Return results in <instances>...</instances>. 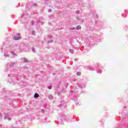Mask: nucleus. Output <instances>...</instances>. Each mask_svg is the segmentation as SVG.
I'll return each instance as SVG.
<instances>
[{
    "instance_id": "1",
    "label": "nucleus",
    "mask_w": 128,
    "mask_h": 128,
    "mask_svg": "<svg viewBox=\"0 0 128 128\" xmlns=\"http://www.w3.org/2000/svg\"><path fill=\"white\" fill-rule=\"evenodd\" d=\"M78 86L80 88L82 89L84 88L86 84L84 83V81L80 80L79 82L78 83Z\"/></svg>"
},
{
    "instance_id": "2",
    "label": "nucleus",
    "mask_w": 128,
    "mask_h": 128,
    "mask_svg": "<svg viewBox=\"0 0 128 128\" xmlns=\"http://www.w3.org/2000/svg\"><path fill=\"white\" fill-rule=\"evenodd\" d=\"M22 39V37L20 36V34H17L16 36H14V40H20Z\"/></svg>"
},
{
    "instance_id": "3",
    "label": "nucleus",
    "mask_w": 128,
    "mask_h": 128,
    "mask_svg": "<svg viewBox=\"0 0 128 128\" xmlns=\"http://www.w3.org/2000/svg\"><path fill=\"white\" fill-rule=\"evenodd\" d=\"M15 64V62H10L6 64V66L7 68H13Z\"/></svg>"
},
{
    "instance_id": "4",
    "label": "nucleus",
    "mask_w": 128,
    "mask_h": 128,
    "mask_svg": "<svg viewBox=\"0 0 128 128\" xmlns=\"http://www.w3.org/2000/svg\"><path fill=\"white\" fill-rule=\"evenodd\" d=\"M102 66H98L97 70H96V72L98 73V74H102Z\"/></svg>"
},
{
    "instance_id": "5",
    "label": "nucleus",
    "mask_w": 128,
    "mask_h": 128,
    "mask_svg": "<svg viewBox=\"0 0 128 128\" xmlns=\"http://www.w3.org/2000/svg\"><path fill=\"white\" fill-rule=\"evenodd\" d=\"M63 118H64V120H65L66 122H70V120L68 118L66 117L65 116H64V117H63Z\"/></svg>"
},
{
    "instance_id": "6",
    "label": "nucleus",
    "mask_w": 128,
    "mask_h": 128,
    "mask_svg": "<svg viewBox=\"0 0 128 128\" xmlns=\"http://www.w3.org/2000/svg\"><path fill=\"white\" fill-rule=\"evenodd\" d=\"M4 58H10V54H8L6 52L4 53Z\"/></svg>"
},
{
    "instance_id": "7",
    "label": "nucleus",
    "mask_w": 128,
    "mask_h": 128,
    "mask_svg": "<svg viewBox=\"0 0 128 128\" xmlns=\"http://www.w3.org/2000/svg\"><path fill=\"white\" fill-rule=\"evenodd\" d=\"M40 96V95L36 93L34 94V98H38Z\"/></svg>"
},
{
    "instance_id": "8",
    "label": "nucleus",
    "mask_w": 128,
    "mask_h": 128,
    "mask_svg": "<svg viewBox=\"0 0 128 128\" xmlns=\"http://www.w3.org/2000/svg\"><path fill=\"white\" fill-rule=\"evenodd\" d=\"M88 70H94V68L92 66H89L88 68Z\"/></svg>"
},
{
    "instance_id": "9",
    "label": "nucleus",
    "mask_w": 128,
    "mask_h": 128,
    "mask_svg": "<svg viewBox=\"0 0 128 128\" xmlns=\"http://www.w3.org/2000/svg\"><path fill=\"white\" fill-rule=\"evenodd\" d=\"M22 62H28V59L26 58H22Z\"/></svg>"
},
{
    "instance_id": "10",
    "label": "nucleus",
    "mask_w": 128,
    "mask_h": 128,
    "mask_svg": "<svg viewBox=\"0 0 128 128\" xmlns=\"http://www.w3.org/2000/svg\"><path fill=\"white\" fill-rule=\"evenodd\" d=\"M10 118L8 116H5L4 120H10Z\"/></svg>"
},
{
    "instance_id": "11",
    "label": "nucleus",
    "mask_w": 128,
    "mask_h": 128,
    "mask_svg": "<svg viewBox=\"0 0 128 128\" xmlns=\"http://www.w3.org/2000/svg\"><path fill=\"white\" fill-rule=\"evenodd\" d=\"M10 52L12 56H16V54H15L14 52H12V51H10Z\"/></svg>"
},
{
    "instance_id": "12",
    "label": "nucleus",
    "mask_w": 128,
    "mask_h": 128,
    "mask_svg": "<svg viewBox=\"0 0 128 128\" xmlns=\"http://www.w3.org/2000/svg\"><path fill=\"white\" fill-rule=\"evenodd\" d=\"M10 50H16V47L14 46L10 47Z\"/></svg>"
},
{
    "instance_id": "13",
    "label": "nucleus",
    "mask_w": 128,
    "mask_h": 128,
    "mask_svg": "<svg viewBox=\"0 0 128 128\" xmlns=\"http://www.w3.org/2000/svg\"><path fill=\"white\" fill-rule=\"evenodd\" d=\"M80 28H82V27L80 25L78 26L76 28V30H80Z\"/></svg>"
},
{
    "instance_id": "14",
    "label": "nucleus",
    "mask_w": 128,
    "mask_h": 128,
    "mask_svg": "<svg viewBox=\"0 0 128 128\" xmlns=\"http://www.w3.org/2000/svg\"><path fill=\"white\" fill-rule=\"evenodd\" d=\"M69 30H76V28L75 27L70 28H69Z\"/></svg>"
},
{
    "instance_id": "15",
    "label": "nucleus",
    "mask_w": 128,
    "mask_h": 128,
    "mask_svg": "<svg viewBox=\"0 0 128 128\" xmlns=\"http://www.w3.org/2000/svg\"><path fill=\"white\" fill-rule=\"evenodd\" d=\"M48 98L49 100H52V95H49Z\"/></svg>"
},
{
    "instance_id": "16",
    "label": "nucleus",
    "mask_w": 128,
    "mask_h": 128,
    "mask_svg": "<svg viewBox=\"0 0 128 128\" xmlns=\"http://www.w3.org/2000/svg\"><path fill=\"white\" fill-rule=\"evenodd\" d=\"M69 52L70 54H74V50L72 49L69 50Z\"/></svg>"
},
{
    "instance_id": "17",
    "label": "nucleus",
    "mask_w": 128,
    "mask_h": 128,
    "mask_svg": "<svg viewBox=\"0 0 128 128\" xmlns=\"http://www.w3.org/2000/svg\"><path fill=\"white\" fill-rule=\"evenodd\" d=\"M22 44H21V45L20 46V50H24V48H22Z\"/></svg>"
},
{
    "instance_id": "18",
    "label": "nucleus",
    "mask_w": 128,
    "mask_h": 128,
    "mask_svg": "<svg viewBox=\"0 0 128 128\" xmlns=\"http://www.w3.org/2000/svg\"><path fill=\"white\" fill-rule=\"evenodd\" d=\"M32 52H36V50H34V48H32Z\"/></svg>"
},
{
    "instance_id": "19",
    "label": "nucleus",
    "mask_w": 128,
    "mask_h": 128,
    "mask_svg": "<svg viewBox=\"0 0 128 128\" xmlns=\"http://www.w3.org/2000/svg\"><path fill=\"white\" fill-rule=\"evenodd\" d=\"M48 12H52V9L49 8V9L48 10Z\"/></svg>"
},
{
    "instance_id": "20",
    "label": "nucleus",
    "mask_w": 128,
    "mask_h": 128,
    "mask_svg": "<svg viewBox=\"0 0 128 128\" xmlns=\"http://www.w3.org/2000/svg\"><path fill=\"white\" fill-rule=\"evenodd\" d=\"M76 74H77V76H80V72H77Z\"/></svg>"
},
{
    "instance_id": "21",
    "label": "nucleus",
    "mask_w": 128,
    "mask_h": 128,
    "mask_svg": "<svg viewBox=\"0 0 128 128\" xmlns=\"http://www.w3.org/2000/svg\"><path fill=\"white\" fill-rule=\"evenodd\" d=\"M76 14H80V11L76 10Z\"/></svg>"
},
{
    "instance_id": "22",
    "label": "nucleus",
    "mask_w": 128,
    "mask_h": 128,
    "mask_svg": "<svg viewBox=\"0 0 128 128\" xmlns=\"http://www.w3.org/2000/svg\"><path fill=\"white\" fill-rule=\"evenodd\" d=\"M63 120H64V118H62L61 119V124H62Z\"/></svg>"
},
{
    "instance_id": "23",
    "label": "nucleus",
    "mask_w": 128,
    "mask_h": 128,
    "mask_svg": "<svg viewBox=\"0 0 128 128\" xmlns=\"http://www.w3.org/2000/svg\"><path fill=\"white\" fill-rule=\"evenodd\" d=\"M33 6H36V3H34V4H33Z\"/></svg>"
},
{
    "instance_id": "24",
    "label": "nucleus",
    "mask_w": 128,
    "mask_h": 128,
    "mask_svg": "<svg viewBox=\"0 0 128 128\" xmlns=\"http://www.w3.org/2000/svg\"><path fill=\"white\" fill-rule=\"evenodd\" d=\"M48 90H52V86H48Z\"/></svg>"
},
{
    "instance_id": "25",
    "label": "nucleus",
    "mask_w": 128,
    "mask_h": 128,
    "mask_svg": "<svg viewBox=\"0 0 128 128\" xmlns=\"http://www.w3.org/2000/svg\"><path fill=\"white\" fill-rule=\"evenodd\" d=\"M36 34V32L32 31V34Z\"/></svg>"
},
{
    "instance_id": "26",
    "label": "nucleus",
    "mask_w": 128,
    "mask_h": 128,
    "mask_svg": "<svg viewBox=\"0 0 128 128\" xmlns=\"http://www.w3.org/2000/svg\"><path fill=\"white\" fill-rule=\"evenodd\" d=\"M48 38H52V36H48Z\"/></svg>"
},
{
    "instance_id": "27",
    "label": "nucleus",
    "mask_w": 128,
    "mask_h": 128,
    "mask_svg": "<svg viewBox=\"0 0 128 128\" xmlns=\"http://www.w3.org/2000/svg\"><path fill=\"white\" fill-rule=\"evenodd\" d=\"M34 21H32V26H34Z\"/></svg>"
},
{
    "instance_id": "28",
    "label": "nucleus",
    "mask_w": 128,
    "mask_h": 128,
    "mask_svg": "<svg viewBox=\"0 0 128 128\" xmlns=\"http://www.w3.org/2000/svg\"><path fill=\"white\" fill-rule=\"evenodd\" d=\"M48 42H52V40H48Z\"/></svg>"
},
{
    "instance_id": "29",
    "label": "nucleus",
    "mask_w": 128,
    "mask_h": 128,
    "mask_svg": "<svg viewBox=\"0 0 128 128\" xmlns=\"http://www.w3.org/2000/svg\"><path fill=\"white\" fill-rule=\"evenodd\" d=\"M2 50H4V48H0V50H1L2 52Z\"/></svg>"
},
{
    "instance_id": "30",
    "label": "nucleus",
    "mask_w": 128,
    "mask_h": 128,
    "mask_svg": "<svg viewBox=\"0 0 128 128\" xmlns=\"http://www.w3.org/2000/svg\"><path fill=\"white\" fill-rule=\"evenodd\" d=\"M81 22H84V20L82 19Z\"/></svg>"
},
{
    "instance_id": "31",
    "label": "nucleus",
    "mask_w": 128,
    "mask_h": 128,
    "mask_svg": "<svg viewBox=\"0 0 128 128\" xmlns=\"http://www.w3.org/2000/svg\"><path fill=\"white\" fill-rule=\"evenodd\" d=\"M76 106H78V102H76Z\"/></svg>"
},
{
    "instance_id": "32",
    "label": "nucleus",
    "mask_w": 128,
    "mask_h": 128,
    "mask_svg": "<svg viewBox=\"0 0 128 128\" xmlns=\"http://www.w3.org/2000/svg\"><path fill=\"white\" fill-rule=\"evenodd\" d=\"M122 16L123 18H124V14H122Z\"/></svg>"
},
{
    "instance_id": "33",
    "label": "nucleus",
    "mask_w": 128,
    "mask_h": 128,
    "mask_svg": "<svg viewBox=\"0 0 128 128\" xmlns=\"http://www.w3.org/2000/svg\"><path fill=\"white\" fill-rule=\"evenodd\" d=\"M11 74H8V76H10Z\"/></svg>"
},
{
    "instance_id": "34",
    "label": "nucleus",
    "mask_w": 128,
    "mask_h": 128,
    "mask_svg": "<svg viewBox=\"0 0 128 128\" xmlns=\"http://www.w3.org/2000/svg\"><path fill=\"white\" fill-rule=\"evenodd\" d=\"M61 102H64V100H62Z\"/></svg>"
},
{
    "instance_id": "35",
    "label": "nucleus",
    "mask_w": 128,
    "mask_h": 128,
    "mask_svg": "<svg viewBox=\"0 0 128 128\" xmlns=\"http://www.w3.org/2000/svg\"><path fill=\"white\" fill-rule=\"evenodd\" d=\"M96 18H98V14H96Z\"/></svg>"
},
{
    "instance_id": "36",
    "label": "nucleus",
    "mask_w": 128,
    "mask_h": 128,
    "mask_svg": "<svg viewBox=\"0 0 128 128\" xmlns=\"http://www.w3.org/2000/svg\"><path fill=\"white\" fill-rule=\"evenodd\" d=\"M22 18H24V16H22Z\"/></svg>"
},
{
    "instance_id": "37",
    "label": "nucleus",
    "mask_w": 128,
    "mask_h": 128,
    "mask_svg": "<svg viewBox=\"0 0 128 128\" xmlns=\"http://www.w3.org/2000/svg\"><path fill=\"white\" fill-rule=\"evenodd\" d=\"M24 68H26V69L27 68H26V67H25Z\"/></svg>"
},
{
    "instance_id": "38",
    "label": "nucleus",
    "mask_w": 128,
    "mask_h": 128,
    "mask_svg": "<svg viewBox=\"0 0 128 128\" xmlns=\"http://www.w3.org/2000/svg\"><path fill=\"white\" fill-rule=\"evenodd\" d=\"M22 46H24V44H22Z\"/></svg>"
},
{
    "instance_id": "39",
    "label": "nucleus",
    "mask_w": 128,
    "mask_h": 128,
    "mask_svg": "<svg viewBox=\"0 0 128 128\" xmlns=\"http://www.w3.org/2000/svg\"><path fill=\"white\" fill-rule=\"evenodd\" d=\"M58 96H60V94H58Z\"/></svg>"
}]
</instances>
